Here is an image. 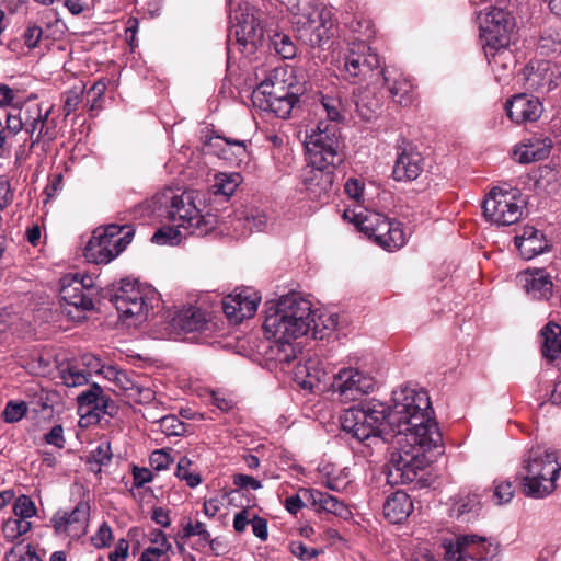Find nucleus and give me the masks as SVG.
Masks as SVG:
<instances>
[{
	"instance_id": "f257e3e1",
	"label": "nucleus",
	"mask_w": 561,
	"mask_h": 561,
	"mask_svg": "<svg viewBox=\"0 0 561 561\" xmlns=\"http://www.w3.org/2000/svg\"><path fill=\"white\" fill-rule=\"evenodd\" d=\"M392 401L389 424L397 426V436L403 435L411 448L391 454L388 478L391 483L404 484L413 482L419 471L434 462L445 449L426 391L400 387L392 392Z\"/></svg>"
},
{
	"instance_id": "f03ea898",
	"label": "nucleus",
	"mask_w": 561,
	"mask_h": 561,
	"mask_svg": "<svg viewBox=\"0 0 561 561\" xmlns=\"http://www.w3.org/2000/svg\"><path fill=\"white\" fill-rule=\"evenodd\" d=\"M263 329L266 337L275 342V346L272 347L275 359L289 363L296 357L291 341L310 331L316 339L318 323L311 302L299 294L291 293L271 302L266 309Z\"/></svg>"
},
{
	"instance_id": "7ed1b4c3",
	"label": "nucleus",
	"mask_w": 561,
	"mask_h": 561,
	"mask_svg": "<svg viewBox=\"0 0 561 561\" xmlns=\"http://www.w3.org/2000/svg\"><path fill=\"white\" fill-rule=\"evenodd\" d=\"M158 201L167 208L168 217L191 234L206 236L217 226V217L206 209L201 191L165 188Z\"/></svg>"
},
{
	"instance_id": "20e7f679",
	"label": "nucleus",
	"mask_w": 561,
	"mask_h": 561,
	"mask_svg": "<svg viewBox=\"0 0 561 561\" xmlns=\"http://www.w3.org/2000/svg\"><path fill=\"white\" fill-rule=\"evenodd\" d=\"M392 412L393 405L388 411L385 403L370 400L345 410L340 417L341 427L359 442L377 436L388 442L391 436H397V426L389 424Z\"/></svg>"
},
{
	"instance_id": "39448f33",
	"label": "nucleus",
	"mask_w": 561,
	"mask_h": 561,
	"mask_svg": "<svg viewBox=\"0 0 561 561\" xmlns=\"http://www.w3.org/2000/svg\"><path fill=\"white\" fill-rule=\"evenodd\" d=\"M288 10L299 38L312 47H321L333 35L331 10L316 0H290Z\"/></svg>"
},
{
	"instance_id": "423d86ee",
	"label": "nucleus",
	"mask_w": 561,
	"mask_h": 561,
	"mask_svg": "<svg viewBox=\"0 0 561 561\" xmlns=\"http://www.w3.org/2000/svg\"><path fill=\"white\" fill-rule=\"evenodd\" d=\"M561 465L556 454L540 448L530 449L522 462L518 477L525 495L542 499L556 490Z\"/></svg>"
},
{
	"instance_id": "0eeeda50",
	"label": "nucleus",
	"mask_w": 561,
	"mask_h": 561,
	"mask_svg": "<svg viewBox=\"0 0 561 561\" xmlns=\"http://www.w3.org/2000/svg\"><path fill=\"white\" fill-rule=\"evenodd\" d=\"M119 319L128 325H137L146 320L148 312L158 300L157 293L150 286L137 280L123 279L111 296Z\"/></svg>"
},
{
	"instance_id": "6e6552de",
	"label": "nucleus",
	"mask_w": 561,
	"mask_h": 561,
	"mask_svg": "<svg viewBox=\"0 0 561 561\" xmlns=\"http://www.w3.org/2000/svg\"><path fill=\"white\" fill-rule=\"evenodd\" d=\"M135 229L130 225L110 224L96 228L84 247L87 261L107 264L117 257L131 242Z\"/></svg>"
},
{
	"instance_id": "1a4fd4ad",
	"label": "nucleus",
	"mask_w": 561,
	"mask_h": 561,
	"mask_svg": "<svg viewBox=\"0 0 561 561\" xmlns=\"http://www.w3.org/2000/svg\"><path fill=\"white\" fill-rule=\"evenodd\" d=\"M337 128L333 124L319 122L306 138L309 164L333 169L343 162L344 156Z\"/></svg>"
},
{
	"instance_id": "9d476101",
	"label": "nucleus",
	"mask_w": 561,
	"mask_h": 561,
	"mask_svg": "<svg viewBox=\"0 0 561 561\" xmlns=\"http://www.w3.org/2000/svg\"><path fill=\"white\" fill-rule=\"evenodd\" d=\"M482 37L485 42V54L496 56L505 53L511 44L515 28L514 18L510 12L490 8L478 14Z\"/></svg>"
},
{
	"instance_id": "9b49d317",
	"label": "nucleus",
	"mask_w": 561,
	"mask_h": 561,
	"mask_svg": "<svg viewBox=\"0 0 561 561\" xmlns=\"http://www.w3.org/2000/svg\"><path fill=\"white\" fill-rule=\"evenodd\" d=\"M526 202L517 188L494 187L486 195L482 208L488 221L497 226L517 222L524 214Z\"/></svg>"
},
{
	"instance_id": "f8f14e48",
	"label": "nucleus",
	"mask_w": 561,
	"mask_h": 561,
	"mask_svg": "<svg viewBox=\"0 0 561 561\" xmlns=\"http://www.w3.org/2000/svg\"><path fill=\"white\" fill-rule=\"evenodd\" d=\"M380 59L365 42L353 43L345 56L344 71L353 83L369 80L378 82L381 77Z\"/></svg>"
},
{
	"instance_id": "ddd939ff",
	"label": "nucleus",
	"mask_w": 561,
	"mask_h": 561,
	"mask_svg": "<svg viewBox=\"0 0 561 561\" xmlns=\"http://www.w3.org/2000/svg\"><path fill=\"white\" fill-rule=\"evenodd\" d=\"M230 19L237 42L250 51L263 41L264 30L261 23V12L248 3L239 4L231 11Z\"/></svg>"
},
{
	"instance_id": "4468645a",
	"label": "nucleus",
	"mask_w": 561,
	"mask_h": 561,
	"mask_svg": "<svg viewBox=\"0 0 561 561\" xmlns=\"http://www.w3.org/2000/svg\"><path fill=\"white\" fill-rule=\"evenodd\" d=\"M307 504L317 512H325L343 518L351 515L343 501L316 489H300L296 495L289 496L285 501V507L291 514H296Z\"/></svg>"
},
{
	"instance_id": "2eb2a0df",
	"label": "nucleus",
	"mask_w": 561,
	"mask_h": 561,
	"mask_svg": "<svg viewBox=\"0 0 561 561\" xmlns=\"http://www.w3.org/2000/svg\"><path fill=\"white\" fill-rule=\"evenodd\" d=\"M375 380L355 367L341 368L331 382V388L341 401H355L374 390Z\"/></svg>"
},
{
	"instance_id": "dca6fc26",
	"label": "nucleus",
	"mask_w": 561,
	"mask_h": 561,
	"mask_svg": "<svg viewBox=\"0 0 561 561\" xmlns=\"http://www.w3.org/2000/svg\"><path fill=\"white\" fill-rule=\"evenodd\" d=\"M102 392V388L94 382L77 396V413L81 427L96 424L102 415L113 413L115 409L113 401Z\"/></svg>"
},
{
	"instance_id": "f3484780",
	"label": "nucleus",
	"mask_w": 561,
	"mask_h": 561,
	"mask_svg": "<svg viewBox=\"0 0 561 561\" xmlns=\"http://www.w3.org/2000/svg\"><path fill=\"white\" fill-rule=\"evenodd\" d=\"M443 547L447 561H486L493 552L491 545L477 536L459 537L455 543L445 540Z\"/></svg>"
},
{
	"instance_id": "a211bd4d",
	"label": "nucleus",
	"mask_w": 561,
	"mask_h": 561,
	"mask_svg": "<svg viewBox=\"0 0 561 561\" xmlns=\"http://www.w3.org/2000/svg\"><path fill=\"white\" fill-rule=\"evenodd\" d=\"M261 302V295L253 288L236 289L222 300L226 317L233 323L252 318Z\"/></svg>"
},
{
	"instance_id": "6ab92c4d",
	"label": "nucleus",
	"mask_w": 561,
	"mask_h": 561,
	"mask_svg": "<svg viewBox=\"0 0 561 561\" xmlns=\"http://www.w3.org/2000/svg\"><path fill=\"white\" fill-rule=\"evenodd\" d=\"M387 85L393 102L408 106L413 102V83L409 76L398 69L387 68L381 70L380 80Z\"/></svg>"
},
{
	"instance_id": "aec40b11",
	"label": "nucleus",
	"mask_w": 561,
	"mask_h": 561,
	"mask_svg": "<svg viewBox=\"0 0 561 561\" xmlns=\"http://www.w3.org/2000/svg\"><path fill=\"white\" fill-rule=\"evenodd\" d=\"M304 184L311 198L318 201L329 198L334 184L333 169L309 164L304 175Z\"/></svg>"
},
{
	"instance_id": "412c9836",
	"label": "nucleus",
	"mask_w": 561,
	"mask_h": 561,
	"mask_svg": "<svg viewBox=\"0 0 561 561\" xmlns=\"http://www.w3.org/2000/svg\"><path fill=\"white\" fill-rule=\"evenodd\" d=\"M508 117L517 124L535 122L542 114V104L537 98L517 94L506 104Z\"/></svg>"
},
{
	"instance_id": "4be33fe9",
	"label": "nucleus",
	"mask_w": 561,
	"mask_h": 561,
	"mask_svg": "<svg viewBox=\"0 0 561 561\" xmlns=\"http://www.w3.org/2000/svg\"><path fill=\"white\" fill-rule=\"evenodd\" d=\"M518 280L526 293L535 299H549L552 295V280L545 270H526L518 275Z\"/></svg>"
},
{
	"instance_id": "5701e85b",
	"label": "nucleus",
	"mask_w": 561,
	"mask_h": 561,
	"mask_svg": "<svg viewBox=\"0 0 561 561\" xmlns=\"http://www.w3.org/2000/svg\"><path fill=\"white\" fill-rule=\"evenodd\" d=\"M98 293L94 278L90 274L72 273V308L90 311L93 309V297Z\"/></svg>"
},
{
	"instance_id": "b1692460",
	"label": "nucleus",
	"mask_w": 561,
	"mask_h": 561,
	"mask_svg": "<svg viewBox=\"0 0 561 561\" xmlns=\"http://www.w3.org/2000/svg\"><path fill=\"white\" fill-rule=\"evenodd\" d=\"M515 245L524 259L531 260L548 249V241L540 230L526 226L515 236Z\"/></svg>"
},
{
	"instance_id": "393cba45",
	"label": "nucleus",
	"mask_w": 561,
	"mask_h": 561,
	"mask_svg": "<svg viewBox=\"0 0 561 561\" xmlns=\"http://www.w3.org/2000/svg\"><path fill=\"white\" fill-rule=\"evenodd\" d=\"M423 171L422 156L412 150L403 149L397 158L393 167V178L397 181H413Z\"/></svg>"
},
{
	"instance_id": "a878e982",
	"label": "nucleus",
	"mask_w": 561,
	"mask_h": 561,
	"mask_svg": "<svg viewBox=\"0 0 561 561\" xmlns=\"http://www.w3.org/2000/svg\"><path fill=\"white\" fill-rule=\"evenodd\" d=\"M370 238L388 251L398 250L405 242V236L401 225L397 221H391L388 218L374 229Z\"/></svg>"
},
{
	"instance_id": "bb28decb",
	"label": "nucleus",
	"mask_w": 561,
	"mask_h": 561,
	"mask_svg": "<svg viewBox=\"0 0 561 561\" xmlns=\"http://www.w3.org/2000/svg\"><path fill=\"white\" fill-rule=\"evenodd\" d=\"M355 105L362 119L370 122L381 113V99L369 87H359L354 91Z\"/></svg>"
},
{
	"instance_id": "cd10ccee",
	"label": "nucleus",
	"mask_w": 561,
	"mask_h": 561,
	"mask_svg": "<svg viewBox=\"0 0 561 561\" xmlns=\"http://www.w3.org/2000/svg\"><path fill=\"white\" fill-rule=\"evenodd\" d=\"M552 147L549 138L534 137L526 142L520 144L514 150L515 159L520 163H530L546 159Z\"/></svg>"
},
{
	"instance_id": "c85d7f7f",
	"label": "nucleus",
	"mask_w": 561,
	"mask_h": 561,
	"mask_svg": "<svg viewBox=\"0 0 561 561\" xmlns=\"http://www.w3.org/2000/svg\"><path fill=\"white\" fill-rule=\"evenodd\" d=\"M412 510L413 503L403 491L393 492L383 504V515L393 524L403 522L411 514Z\"/></svg>"
},
{
	"instance_id": "c756f323",
	"label": "nucleus",
	"mask_w": 561,
	"mask_h": 561,
	"mask_svg": "<svg viewBox=\"0 0 561 561\" xmlns=\"http://www.w3.org/2000/svg\"><path fill=\"white\" fill-rule=\"evenodd\" d=\"M542 339V356L550 360L561 359V327L556 322H548L540 331Z\"/></svg>"
},
{
	"instance_id": "7c9ffc66",
	"label": "nucleus",
	"mask_w": 561,
	"mask_h": 561,
	"mask_svg": "<svg viewBox=\"0 0 561 561\" xmlns=\"http://www.w3.org/2000/svg\"><path fill=\"white\" fill-rule=\"evenodd\" d=\"M103 365L93 354L84 353L72 366V387L82 386L89 382L92 375L102 373Z\"/></svg>"
},
{
	"instance_id": "2f4dec72",
	"label": "nucleus",
	"mask_w": 561,
	"mask_h": 561,
	"mask_svg": "<svg viewBox=\"0 0 561 561\" xmlns=\"http://www.w3.org/2000/svg\"><path fill=\"white\" fill-rule=\"evenodd\" d=\"M79 491L82 492L83 500L72 510V538L85 535L90 519V492L85 491L83 486H80Z\"/></svg>"
},
{
	"instance_id": "473e14b6",
	"label": "nucleus",
	"mask_w": 561,
	"mask_h": 561,
	"mask_svg": "<svg viewBox=\"0 0 561 561\" xmlns=\"http://www.w3.org/2000/svg\"><path fill=\"white\" fill-rule=\"evenodd\" d=\"M263 93L267 94L266 108L280 118H287L290 115L294 104L298 100L296 95L288 93L278 95L273 91L266 92L265 90Z\"/></svg>"
},
{
	"instance_id": "72a5a7b5",
	"label": "nucleus",
	"mask_w": 561,
	"mask_h": 561,
	"mask_svg": "<svg viewBox=\"0 0 561 561\" xmlns=\"http://www.w3.org/2000/svg\"><path fill=\"white\" fill-rule=\"evenodd\" d=\"M242 178L240 173H218L215 176V181L210 186L214 195H221L226 199L229 198L240 185Z\"/></svg>"
},
{
	"instance_id": "f704fd0d",
	"label": "nucleus",
	"mask_w": 561,
	"mask_h": 561,
	"mask_svg": "<svg viewBox=\"0 0 561 561\" xmlns=\"http://www.w3.org/2000/svg\"><path fill=\"white\" fill-rule=\"evenodd\" d=\"M111 459L110 444L102 443L85 457V466L92 473L98 474L101 472L102 467L106 466Z\"/></svg>"
},
{
	"instance_id": "c9c22d12",
	"label": "nucleus",
	"mask_w": 561,
	"mask_h": 561,
	"mask_svg": "<svg viewBox=\"0 0 561 561\" xmlns=\"http://www.w3.org/2000/svg\"><path fill=\"white\" fill-rule=\"evenodd\" d=\"M386 218V216L368 209L358 211V215H353L355 227L368 237H371L374 229Z\"/></svg>"
},
{
	"instance_id": "e433bc0d",
	"label": "nucleus",
	"mask_w": 561,
	"mask_h": 561,
	"mask_svg": "<svg viewBox=\"0 0 561 561\" xmlns=\"http://www.w3.org/2000/svg\"><path fill=\"white\" fill-rule=\"evenodd\" d=\"M32 528V523L21 518H8L2 524V534L4 538L12 542L21 536L28 533Z\"/></svg>"
},
{
	"instance_id": "4c0bfd02",
	"label": "nucleus",
	"mask_w": 561,
	"mask_h": 561,
	"mask_svg": "<svg viewBox=\"0 0 561 561\" xmlns=\"http://www.w3.org/2000/svg\"><path fill=\"white\" fill-rule=\"evenodd\" d=\"M183 537L190 538L198 536L201 540L208 542L211 549L217 543V539H213L210 533L207 530L206 525L199 520L193 523L190 518L183 524Z\"/></svg>"
},
{
	"instance_id": "58836bf2",
	"label": "nucleus",
	"mask_w": 561,
	"mask_h": 561,
	"mask_svg": "<svg viewBox=\"0 0 561 561\" xmlns=\"http://www.w3.org/2000/svg\"><path fill=\"white\" fill-rule=\"evenodd\" d=\"M174 321L182 330L192 332L203 327L204 318L199 311L190 309L179 314Z\"/></svg>"
},
{
	"instance_id": "ea45409f",
	"label": "nucleus",
	"mask_w": 561,
	"mask_h": 561,
	"mask_svg": "<svg viewBox=\"0 0 561 561\" xmlns=\"http://www.w3.org/2000/svg\"><path fill=\"white\" fill-rule=\"evenodd\" d=\"M271 45L285 59L291 58L296 54V47L290 37L283 33H275L271 37Z\"/></svg>"
},
{
	"instance_id": "a19ab883",
	"label": "nucleus",
	"mask_w": 561,
	"mask_h": 561,
	"mask_svg": "<svg viewBox=\"0 0 561 561\" xmlns=\"http://www.w3.org/2000/svg\"><path fill=\"white\" fill-rule=\"evenodd\" d=\"M320 107L331 122H340L343 118V104L339 98L322 95Z\"/></svg>"
},
{
	"instance_id": "79ce46f5",
	"label": "nucleus",
	"mask_w": 561,
	"mask_h": 561,
	"mask_svg": "<svg viewBox=\"0 0 561 561\" xmlns=\"http://www.w3.org/2000/svg\"><path fill=\"white\" fill-rule=\"evenodd\" d=\"M13 513L18 518L27 520L36 515L37 508L30 496L22 494L16 497L13 504Z\"/></svg>"
},
{
	"instance_id": "37998d69",
	"label": "nucleus",
	"mask_w": 561,
	"mask_h": 561,
	"mask_svg": "<svg viewBox=\"0 0 561 561\" xmlns=\"http://www.w3.org/2000/svg\"><path fill=\"white\" fill-rule=\"evenodd\" d=\"M28 405L24 401H9L2 411V419L5 423H15L27 413Z\"/></svg>"
},
{
	"instance_id": "c03bdc74",
	"label": "nucleus",
	"mask_w": 561,
	"mask_h": 561,
	"mask_svg": "<svg viewBox=\"0 0 561 561\" xmlns=\"http://www.w3.org/2000/svg\"><path fill=\"white\" fill-rule=\"evenodd\" d=\"M160 430L167 436H182L186 432V424L175 415L163 416L160 421Z\"/></svg>"
},
{
	"instance_id": "a18cd8bd",
	"label": "nucleus",
	"mask_w": 561,
	"mask_h": 561,
	"mask_svg": "<svg viewBox=\"0 0 561 561\" xmlns=\"http://www.w3.org/2000/svg\"><path fill=\"white\" fill-rule=\"evenodd\" d=\"M191 463L192 462L187 457H181L178 462L175 476L179 479L184 480L188 486L195 488L202 480L199 474L190 471Z\"/></svg>"
},
{
	"instance_id": "49530a36",
	"label": "nucleus",
	"mask_w": 561,
	"mask_h": 561,
	"mask_svg": "<svg viewBox=\"0 0 561 561\" xmlns=\"http://www.w3.org/2000/svg\"><path fill=\"white\" fill-rule=\"evenodd\" d=\"M160 539L162 540V545L146 548L140 557V561H168L170 545L167 539L161 537Z\"/></svg>"
},
{
	"instance_id": "de8ad7c7",
	"label": "nucleus",
	"mask_w": 561,
	"mask_h": 561,
	"mask_svg": "<svg viewBox=\"0 0 561 561\" xmlns=\"http://www.w3.org/2000/svg\"><path fill=\"white\" fill-rule=\"evenodd\" d=\"M152 242L160 245H174L180 242V232L172 227H163L152 236Z\"/></svg>"
},
{
	"instance_id": "09e8293b",
	"label": "nucleus",
	"mask_w": 561,
	"mask_h": 561,
	"mask_svg": "<svg viewBox=\"0 0 561 561\" xmlns=\"http://www.w3.org/2000/svg\"><path fill=\"white\" fill-rule=\"evenodd\" d=\"M112 541H113L112 529H111L110 525L105 522L99 527L95 535H93L91 537L92 545L98 549L108 547Z\"/></svg>"
},
{
	"instance_id": "8fccbe9b",
	"label": "nucleus",
	"mask_w": 561,
	"mask_h": 561,
	"mask_svg": "<svg viewBox=\"0 0 561 561\" xmlns=\"http://www.w3.org/2000/svg\"><path fill=\"white\" fill-rule=\"evenodd\" d=\"M480 506V501L478 495H467L465 497H460L458 502L455 504L453 512L457 515H463L466 513L476 512Z\"/></svg>"
},
{
	"instance_id": "3c124183",
	"label": "nucleus",
	"mask_w": 561,
	"mask_h": 561,
	"mask_svg": "<svg viewBox=\"0 0 561 561\" xmlns=\"http://www.w3.org/2000/svg\"><path fill=\"white\" fill-rule=\"evenodd\" d=\"M51 524L56 534L67 535L70 529V512L57 511L51 518Z\"/></svg>"
},
{
	"instance_id": "603ef678",
	"label": "nucleus",
	"mask_w": 561,
	"mask_h": 561,
	"mask_svg": "<svg viewBox=\"0 0 561 561\" xmlns=\"http://www.w3.org/2000/svg\"><path fill=\"white\" fill-rule=\"evenodd\" d=\"M248 228L253 231L263 230L267 225V217L266 215L257 209H251L250 213H248L244 217Z\"/></svg>"
},
{
	"instance_id": "864d4df0",
	"label": "nucleus",
	"mask_w": 561,
	"mask_h": 561,
	"mask_svg": "<svg viewBox=\"0 0 561 561\" xmlns=\"http://www.w3.org/2000/svg\"><path fill=\"white\" fill-rule=\"evenodd\" d=\"M290 552L300 560H310L319 554L316 548L307 547L300 541H291L289 543Z\"/></svg>"
},
{
	"instance_id": "5fc2aeb1",
	"label": "nucleus",
	"mask_w": 561,
	"mask_h": 561,
	"mask_svg": "<svg viewBox=\"0 0 561 561\" xmlns=\"http://www.w3.org/2000/svg\"><path fill=\"white\" fill-rule=\"evenodd\" d=\"M513 495L514 488L511 482H501L497 483L494 488L493 497L499 505L508 503Z\"/></svg>"
},
{
	"instance_id": "6e6d98bb",
	"label": "nucleus",
	"mask_w": 561,
	"mask_h": 561,
	"mask_svg": "<svg viewBox=\"0 0 561 561\" xmlns=\"http://www.w3.org/2000/svg\"><path fill=\"white\" fill-rule=\"evenodd\" d=\"M150 466L160 471L167 469L172 462L171 456L163 449L154 450L149 458Z\"/></svg>"
},
{
	"instance_id": "4d7b16f0",
	"label": "nucleus",
	"mask_w": 561,
	"mask_h": 561,
	"mask_svg": "<svg viewBox=\"0 0 561 561\" xmlns=\"http://www.w3.org/2000/svg\"><path fill=\"white\" fill-rule=\"evenodd\" d=\"M47 115L48 113H46L45 118H43L41 112L38 111L37 116L33 118L32 123H26V130L31 134V137H34V135L36 134V137L33 140V142H36L41 139Z\"/></svg>"
},
{
	"instance_id": "13d9d810",
	"label": "nucleus",
	"mask_w": 561,
	"mask_h": 561,
	"mask_svg": "<svg viewBox=\"0 0 561 561\" xmlns=\"http://www.w3.org/2000/svg\"><path fill=\"white\" fill-rule=\"evenodd\" d=\"M363 191H364V184L359 182L356 179H348L345 183V192L346 194L356 201L357 203H360L363 201Z\"/></svg>"
},
{
	"instance_id": "bf43d9fd",
	"label": "nucleus",
	"mask_w": 561,
	"mask_h": 561,
	"mask_svg": "<svg viewBox=\"0 0 561 561\" xmlns=\"http://www.w3.org/2000/svg\"><path fill=\"white\" fill-rule=\"evenodd\" d=\"M64 184V176L61 173H55L50 176L49 183L45 188V194L47 195V199L56 196L61 190Z\"/></svg>"
},
{
	"instance_id": "052dcab7",
	"label": "nucleus",
	"mask_w": 561,
	"mask_h": 561,
	"mask_svg": "<svg viewBox=\"0 0 561 561\" xmlns=\"http://www.w3.org/2000/svg\"><path fill=\"white\" fill-rule=\"evenodd\" d=\"M129 542L126 539H119L110 553V561H125L128 556Z\"/></svg>"
},
{
	"instance_id": "680f3d73",
	"label": "nucleus",
	"mask_w": 561,
	"mask_h": 561,
	"mask_svg": "<svg viewBox=\"0 0 561 561\" xmlns=\"http://www.w3.org/2000/svg\"><path fill=\"white\" fill-rule=\"evenodd\" d=\"M45 440L49 445L61 448L65 443L64 430L61 425H55L46 435Z\"/></svg>"
},
{
	"instance_id": "e2e57ef3",
	"label": "nucleus",
	"mask_w": 561,
	"mask_h": 561,
	"mask_svg": "<svg viewBox=\"0 0 561 561\" xmlns=\"http://www.w3.org/2000/svg\"><path fill=\"white\" fill-rule=\"evenodd\" d=\"M211 402L214 405H216L221 411H229L233 408L234 402L232 399L226 397L220 391H213L211 392Z\"/></svg>"
},
{
	"instance_id": "0e129e2a",
	"label": "nucleus",
	"mask_w": 561,
	"mask_h": 561,
	"mask_svg": "<svg viewBox=\"0 0 561 561\" xmlns=\"http://www.w3.org/2000/svg\"><path fill=\"white\" fill-rule=\"evenodd\" d=\"M253 534L260 538L261 540H266L267 538V523L264 518L255 516L251 519Z\"/></svg>"
},
{
	"instance_id": "69168bd1",
	"label": "nucleus",
	"mask_w": 561,
	"mask_h": 561,
	"mask_svg": "<svg viewBox=\"0 0 561 561\" xmlns=\"http://www.w3.org/2000/svg\"><path fill=\"white\" fill-rule=\"evenodd\" d=\"M233 483L240 488H251L257 490L262 486L261 482L251 476L237 474L234 476Z\"/></svg>"
},
{
	"instance_id": "338daca9",
	"label": "nucleus",
	"mask_w": 561,
	"mask_h": 561,
	"mask_svg": "<svg viewBox=\"0 0 561 561\" xmlns=\"http://www.w3.org/2000/svg\"><path fill=\"white\" fill-rule=\"evenodd\" d=\"M42 37V28L36 25L28 26L24 33V42L28 47H35Z\"/></svg>"
},
{
	"instance_id": "774afa93",
	"label": "nucleus",
	"mask_w": 561,
	"mask_h": 561,
	"mask_svg": "<svg viewBox=\"0 0 561 561\" xmlns=\"http://www.w3.org/2000/svg\"><path fill=\"white\" fill-rule=\"evenodd\" d=\"M26 546L16 545L12 547L4 556L5 561H25Z\"/></svg>"
}]
</instances>
